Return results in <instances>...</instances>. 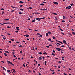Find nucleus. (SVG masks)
<instances>
[{"mask_svg":"<svg viewBox=\"0 0 75 75\" xmlns=\"http://www.w3.org/2000/svg\"><path fill=\"white\" fill-rule=\"evenodd\" d=\"M23 5H21L20 6V7H23Z\"/></svg>","mask_w":75,"mask_h":75,"instance_id":"37998d69","label":"nucleus"},{"mask_svg":"<svg viewBox=\"0 0 75 75\" xmlns=\"http://www.w3.org/2000/svg\"><path fill=\"white\" fill-rule=\"evenodd\" d=\"M47 10V9H40V10Z\"/></svg>","mask_w":75,"mask_h":75,"instance_id":"bb28decb","label":"nucleus"},{"mask_svg":"<svg viewBox=\"0 0 75 75\" xmlns=\"http://www.w3.org/2000/svg\"><path fill=\"white\" fill-rule=\"evenodd\" d=\"M47 58H50V56H47Z\"/></svg>","mask_w":75,"mask_h":75,"instance_id":"de8ad7c7","label":"nucleus"},{"mask_svg":"<svg viewBox=\"0 0 75 75\" xmlns=\"http://www.w3.org/2000/svg\"><path fill=\"white\" fill-rule=\"evenodd\" d=\"M45 17H43V18H40V20H42V19H45Z\"/></svg>","mask_w":75,"mask_h":75,"instance_id":"f3484780","label":"nucleus"},{"mask_svg":"<svg viewBox=\"0 0 75 75\" xmlns=\"http://www.w3.org/2000/svg\"><path fill=\"white\" fill-rule=\"evenodd\" d=\"M65 47V46H64V45H62V46H61V47Z\"/></svg>","mask_w":75,"mask_h":75,"instance_id":"3c124183","label":"nucleus"},{"mask_svg":"<svg viewBox=\"0 0 75 75\" xmlns=\"http://www.w3.org/2000/svg\"><path fill=\"white\" fill-rule=\"evenodd\" d=\"M7 62L8 64H11V65H13V66H14V64H13L12 62H11L9 61H7Z\"/></svg>","mask_w":75,"mask_h":75,"instance_id":"f257e3e1","label":"nucleus"},{"mask_svg":"<svg viewBox=\"0 0 75 75\" xmlns=\"http://www.w3.org/2000/svg\"><path fill=\"white\" fill-rule=\"evenodd\" d=\"M72 33L73 34V35H75V32H72Z\"/></svg>","mask_w":75,"mask_h":75,"instance_id":"c756f323","label":"nucleus"},{"mask_svg":"<svg viewBox=\"0 0 75 75\" xmlns=\"http://www.w3.org/2000/svg\"><path fill=\"white\" fill-rule=\"evenodd\" d=\"M11 41H14V39H11Z\"/></svg>","mask_w":75,"mask_h":75,"instance_id":"e433bc0d","label":"nucleus"},{"mask_svg":"<svg viewBox=\"0 0 75 75\" xmlns=\"http://www.w3.org/2000/svg\"><path fill=\"white\" fill-rule=\"evenodd\" d=\"M20 53H21H21H22V50L20 51Z\"/></svg>","mask_w":75,"mask_h":75,"instance_id":"bf43d9fd","label":"nucleus"},{"mask_svg":"<svg viewBox=\"0 0 75 75\" xmlns=\"http://www.w3.org/2000/svg\"><path fill=\"white\" fill-rule=\"evenodd\" d=\"M7 72H10V71L9 70H8L7 71Z\"/></svg>","mask_w":75,"mask_h":75,"instance_id":"8fccbe9b","label":"nucleus"},{"mask_svg":"<svg viewBox=\"0 0 75 75\" xmlns=\"http://www.w3.org/2000/svg\"><path fill=\"white\" fill-rule=\"evenodd\" d=\"M59 29L60 30H61V31H64V30H62L61 28H59Z\"/></svg>","mask_w":75,"mask_h":75,"instance_id":"4468645a","label":"nucleus"},{"mask_svg":"<svg viewBox=\"0 0 75 75\" xmlns=\"http://www.w3.org/2000/svg\"><path fill=\"white\" fill-rule=\"evenodd\" d=\"M29 8H30V9H32V7H30L29 8H27V9H28H28H29Z\"/></svg>","mask_w":75,"mask_h":75,"instance_id":"6ab92c4d","label":"nucleus"},{"mask_svg":"<svg viewBox=\"0 0 75 75\" xmlns=\"http://www.w3.org/2000/svg\"><path fill=\"white\" fill-rule=\"evenodd\" d=\"M17 31H19V30H20V29H19V28L18 29H16Z\"/></svg>","mask_w":75,"mask_h":75,"instance_id":"4d7b16f0","label":"nucleus"},{"mask_svg":"<svg viewBox=\"0 0 75 75\" xmlns=\"http://www.w3.org/2000/svg\"><path fill=\"white\" fill-rule=\"evenodd\" d=\"M38 59L40 60V61H41V59H42V58L41 57H39Z\"/></svg>","mask_w":75,"mask_h":75,"instance_id":"423d86ee","label":"nucleus"},{"mask_svg":"<svg viewBox=\"0 0 75 75\" xmlns=\"http://www.w3.org/2000/svg\"><path fill=\"white\" fill-rule=\"evenodd\" d=\"M48 41H51V38H50L49 39H48Z\"/></svg>","mask_w":75,"mask_h":75,"instance_id":"72a5a7b5","label":"nucleus"},{"mask_svg":"<svg viewBox=\"0 0 75 75\" xmlns=\"http://www.w3.org/2000/svg\"><path fill=\"white\" fill-rule=\"evenodd\" d=\"M19 3H24V2H23L22 1H20L19 2Z\"/></svg>","mask_w":75,"mask_h":75,"instance_id":"2eb2a0df","label":"nucleus"},{"mask_svg":"<svg viewBox=\"0 0 75 75\" xmlns=\"http://www.w3.org/2000/svg\"><path fill=\"white\" fill-rule=\"evenodd\" d=\"M64 75H66V74H65V73H63Z\"/></svg>","mask_w":75,"mask_h":75,"instance_id":"338daca9","label":"nucleus"},{"mask_svg":"<svg viewBox=\"0 0 75 75\" xmlns=\"http://www.w3.org/2000/svg\"><path fill=\"white\" fill-rule=\"evenodd\" d=\"M4 11H2V14H4Z\"/></svg>","mask_w":75,"mask_h":75,"instance_id":"a18cd8bd","label":"nucleus"},{"mask_svg":"<svg viewBox=\"0 0 75 75\" xmlns=\"http://www.w3.org/2000/svg\"><path fill=\"white\" fill-rule=\"evenodd\" d=\"M65 16H63V19H65Z\"/></svg>","mask_w":75,"mask_h":75,"instance_id":"5fc2aeb1","label":"nucleus"},{"mask_svg":"<svg viewBox=\"0 0 75 75\" xmlns=\"http://www.w3.org/2000/svg\"><path fill=\"white\" fill-rule=\"evenodd\" d=\"M42 58L44 60V58H45V57H42Z\"/></svg>","mask_w":75,"mask_h":75,"instance_id":"6e6d98bb","label":"nucleus"},{"mask_svg":"<svg viewBox=\"0 0 75 75\" xmlns=\"http://www.w3.org/2000/svg\"><path fill=\"white\" fill-rule=\"evenodd\" d=\"M37 35H40V33H37Z\"/></svg>","mask_w":75,"mask_h":75,"instance_id":"c85d7f7f","label":"nucleus"},{"mask_svg":"<svg viewBox=\"0 0 75 75\" xmlns=\"http://www.w3.org/2000/svg\"><path fill=\"white\" fill-rule=\"evenodd\" d=\"M52 54V55H53L54 56H55V54H54V53H53V52L52 53V54Z\"/></svg>","mask_w":75,"mask_h":75,"instance_id":"ddd939ff","label":"nucleus"},{"mask_svg":"<svg viewBox=\"0 0 75 75\" xmlns=\"http://www.w3.org/2000/svg\"><path fill=\"white\" fill-rule=\"evenodd\" d=\"M4 20L5 21H9V20H10L9 19H4Z\"/></svg>","mask_w":75,"mask_h":75,"instance_id":"a211bd4d","label":"nucleus"},{"mask_svg":"<svg viewBox=\"0 0 75 75\" xmlns=\"http://www.w3.org/2000/svg\"><path fill=\"white\" fill-rule=\"evenodd\" d=\"M55 20H58V18H57L55 17Z\"/></svg>","mask_w":75,"mask_h":75,"instance_id":"a19ab883","label":"nucleus"},{"mask_svg":"<svg viewBox=\"0 0 75 75\" xmlns=\"http://www.w3.org/2000/svg\"><path fill=\"white\" fill-rule=\"evenodd\" d=\"M39 54H40L41 55H42V52H40L38 53Z\"/></svg>","mask_w":75,"mask_h":75,"instance_id":"4be33fe9","label":"nucleus"},{"mask_svg":"<svg viewBox=\"0 0 75 75\" xmlns=\"http://www.w3.org/2000/svg\"><path fill=\"white\" fill-rule=\"evenodd\" d=\"M13 72H14V73H15V72H16V70H15V69H13Z\"/></svg>","mask_w":75,"mask_h":75,"instance_id":"dca6fc26","label":"nucleus"},{"mask_svg":"<svg viewBox=\"0 0 75 75\" xmlns=\"http://www.w3.org/2000/svg\"><path fill=\"white\" fill-rule=\"evenodd\" d=\"M66 44L68 46L69 49H70V50H72V49H71V47H69V45H68V44H67V43H66Z\"/></svg>","mask_w":75,"mask_h":75,"instance_id":"39448f33","label":"nucleus"},{"mask_svg":"<svg viewBox=\"0 0 75 75\" xmlns=\"http://www.w3.org/2000/svg\"><path fill=\"white\" fill-rule=\"evenodd\" d=\"M61 33V34H63V35H65L64 34V33L62 32Z\"/></svg>","mask_w":75,"mask_h":75,"instance_id":"864d4df0","label":"nucleus"},{"mask_svg":"<svg viewBox=\"0 0 75 75\" xmlns=\"http://www.w3.org/2000/svg\"><path fill=\"white\" fill-rule=\"evenodd\" d=\"M7 27L8 28H11V26H7Z\"/></svg>","mask_w":75,"mask_h":75,"instance_id":"1a4fd4ad","label":"nucleus"},{"mask_svg":"<svg viewBox=\"0 0 75 75\" xmlns=\"http://www.w3.org/2000/svg\"><path fill=\"white\" fill-rule=\"evenodd\" d=\"M1 10H4V9H3V8L1 9Z\"/></svg>","mask_w":75,"mask_h":75,"instance_id":"c03bdc74","label":"nucleus"},{"mask_svg":"<svg viewBox=\"0 0 75 75\" xmlns=\"http://www.w3.org/2000/svg\"><path fill=\"white\" fill-rule=\"evenodd\" d=\"M52 38H53V40H54V39H55V38H56L54 36H53Z\"/></svg>","mask_w":75,"mask_h":75,"instance_id":"5701e85b","label":"nucleus"},{"mask_svg":"<svg viewBox=\"0 0 75 75\" xmlns=\"http://www.w3.org/2000/svg\"><path fill=\"white\" fill-rule=\"evenodd\" d=\"M49 46H50V47H53L52 45H49Z\"/></svg>","mask_w":75,"mask_h":75,"instance_id":"c9c22d12","label":"nucleus"},{"mask_svg":"<svg viewBox=\"0 0 75 75\" xmlns=\"http://www.w3.org/2000/svg\"><path fill=\"white\" fill-rule=\"evenodd\" d=\"M43 54H44L45 55V54H47V53H46V52H45V53H43Z\"/></svg>","mask_w":75,"mask_h":75,"instance_id":"cd10ccee","label":"nucleus"},{"mask_svg":"<svg viewBox=\"0 0 75 75\" xmlns=\"http://www.w3.org/2000/svg\"><path fill=\"white\" fill-rule=\"evenodd\" d=\"M24 36H25V37H29V35H24Z\"/></svg>","mask_w":75,"mask_h":75,"instance_id":"0eeeda50","label":"nucleus"},{"mask_svg":"<svg viewBox=\"0 0 75 75\" xmlns=\"http://www.w3.org/2000/svg\"><path fill=\"white\" fill-rule=\"evenodd\" d=\"M3 24H10L9 23H3Z\"/></svg>","mask_w":75,"mask_h":75,"instance_id":"20e7f679","label":"nucleus"},{"mask_svg":"<svg viewBox=\"0 0 75 75\" xmlns=\"http://www.w3.org/2000/svg\"><path fill=\"white\" fill-rule=\"evenodd\" d=\"M53 3L55 4H57V5H58V3L56 2H53Z\"/></svg>","mask_w":75,"mask_h":75,"instance_id":"f03ea898","label":"nucleus"},{"mask_svg":"<svg viewBox=\"0 0 75 75\" xmlns=\"http://www.w3.org/2000/svg\"><path fill=\"white\" fill-rule=\"evenodd\" d=\"M69 8H71V7H71V6H69Z\"/></svg>","mask_w":75,"mask_h":75,"instance_id":"603ef678","label":"nucleus"},{"mask_svg":"<svg viewBox=\"0 0 75 75\" xmlns=\"http://www.w3.org/2000/svg\"><path fill=\"white\" fill-rule=\"evenodd\" d=\"M45 65H47V61H45Z\"/></svg>","mask_w":75,"mask_h":75,"instance_id":"aec40b11","label":"nucleus"},{"mask_svg":"<svg viewBox=\"0 0 75 75\" xmlns=\"http://www.w3.org/2000/svg\"><path fill=\"white\" fill-rule=\"evenodd\" d=\"M48 33H47L46 34V36H48Z\"/></svg>","mask_w":75,"mask_h":75,"instance_id":"ea45409f","label":"nucleus"},{"mask_svg":"<svg viewBox=\"0 0 75 75\" xmlns=\"http://www.w3.org/2000/svg\"><path fill=\"white\" fill-rule=\"evenodd\" d=\"M52 14H54V15H57V14L55 13H53Z\"/></svg>","mask_w":75,"mask_h":75,"instance_id":"7c9ffc66","label":"nucleus"},{"mask_svg":"<svg viewBox=\"0 0 75 75\" xmlns=\"http://www.w3.org/2000/svg\"><path fill=\"white\" fill-rule=\"evenodd\" d=\"M62 22H63V23H65V21L63 20Z\"/></svg>","mask_w":75,"mask_h":75,"instance_id":"13d9d810","label":"nucleus"},{"mask_svg":"<svg viewBox=\"0 0 75 75\" xmlns=\"http://www.w3.org/2000/svg\"><path fill=\"white\" fill-rule=\"evenodd\" d=\"M3 39H4V40H6V38H3Z\"/></svg>","mask_w":75,"mask_h":75,"instance_id":"09e8293b","label":"nucleus"},{"mask_svg":"<svg viewBox=\"0 0 75 75\" xmlns=\"http://www.w3.org/2000/svg\"><path fill=\"white\" fill-rule=\"evenodd\" d=\"M16 29H18L19 28V27H16Z\"/></svg>","mask_w":75,"mask_h":75,"instance_id":"e2e57ef3","label":"nucleus"},{"mask_svg":"<svg viewBox=\"0 0 75 75\" xmlns=\"http://www.w3.org/2000/svg\"><path fill=\"white\" fill-rule=\"evenodd\" d=\"M73 5H74V4H70V5L71 6H73Z\"/></svg>","mask_w":75,"mask_h":75,"instance_id":"49530a36","label":"nucleus"},{"mask_svg":"<svg viewBox=\"0 0 75 75\" xmlns=\"http://www.w3.org/2000/svg\"><path fill=\"white\" fill-rule=\"evenodd\" d=\"M40 18H36V20H38L39 21H40V20H41V19Z\"/></svg>","mask_w":75,"mask_h":75,"instance_id":"7ed1b4c3","label":"nucleus"},{"mask_svg":"<svg viewBox=\"0 0 75 75\" xmlns=\"http://www.w3.org/2000/svg\"><path fill=\"white\" fill-rule=\"evenodd\" d=\"M48 34H49V35H51V34H52V33H51V32L49 31Z\"/></svg>","mask_w":75,"mask_h":75,"instance_id":"9b49d317","label":"nucleus"},{"mask_svg":"<svg viewBox=\"0 0 75 75\" xmlns=\"http://www.w3.org/2000/svg\"><path fill=\"white\" fill-rule=\"evenodd\" d=\"M40 5H41V6H44V4H41Z\"/></svg>","mask_w":75,"mask_h":75,"instance_id":"a878e982","label":"nucleus"},{"mask_svg":"<svg viewBox=\"0 0 75 75\" xmlns=\"http://www.w3.org/2000/svg\"><path fill=\"white\" fill-rule=\"evenodd\" d=\"M56 50H60V48H59V47L57 48H56Z\"/></svg>","mask_w":75,"mask_h":75,"instance_id":"412c9836","label":"nucleus"},{"mask_svg":"<svg viewBox=\"0 0 75 75\" xmlns=\"http://www.w3.org/2000/svg\"><path fill=\"white\" fill-rule=\"evenodd\" d=\"M2 68H3V70H5V71H6V69H5V68H4V67H3Z\"/></svg>","mask_w":75,"mask_h":75,"instance_id":"b1692460","label":"nucleus"},{"mask_svg":"<svg viewBox=\"0 0 75 75\" xmlns=\"http://www.w3.org/2000/svg\"><path fill=\"white\" fill-rule=\"evenodd\" d=\"M16 43H18V44H20V42H16Z\"/></svg>","mask_w":75,"mask_h":75,"instance_id":"052dcab7","label":"nucleus"},{"mask_svg":"<svg viewBox=\"0 0 75 75\" xmlns=\"http://www.w3.org/2000/svg\"><path fill=\"white\" fill-rule=\"evenodd\" d=\"M67 8H68V9H71V8H69L68 7H66V9H67Z\"/></svg>","mask_w":75,"mask_h":75,"instance_id":"393cba45","label":"nucleus"},{"mask_svg":"<svg viewBox=\"0 0 75 75\" xmlns=\"http://www.w3.org/2000/svg\"><path fill=\"white\" fill-rule=\"evenodd\" d=\"M35 14H40V13L38 12H36L35 13Z\"/></svg>","mask_w":75,"mask_h":75,"instance_id":"4c0bfd02","label":"nucleus"},{"mask_svg":"<svg viewBox=\"0 0 75 75\" xmlns=\"http://www.w3.org/2000/svg\"><path fill=\"white\" fill-rule=\"evenodd\" d=\"M19 14H22V13H21V12H19Z\"/></svg>","mask_w":75,"mask_h":75,"instance_id":"774afa93","label":"nucleus"},{"mask_svg":"<svg viewBox=\"0 0 75 75\" xmlns=\"http://www.w3.org/2000/svg\"><path fill=\"white\" fill-rule=\"evenodd\" d=\"M35 19H34L32 21V22H35Z\"/></svg>","mask_w":75,"mask_h":75,"instance_id":"f704fd0d","label":"nucleus"},{"mask_svg":"<svg viewBox=\"0 0 75 75\" xmlns=\"http://www.w3.org/2000/svg\"><path fill=\"white\" fill-rule=\"evenodd\" d=\"M53 52L54 53H55V51H54V50H53Z\"/></svg>","mask_w":75,"mask_h":75,"instance_id":"69168bd1","label":"nucleus"},{"mask_svg":"<svg viewBox=\"0 0 75 75\" xmlns=\"http://www.w3.org/2000/svg\"><path fill=\"white\" fill-rule=\"evenodd\" d=\"M20 10H21L22 11H23V10H24V9H23L21 8L20 9Z\"/></svg>","mask_w":75,"mask_h":75,"instance_id":"58836bf2","label":"nucleus"},{"mask_svg":"<svg viewBox=\"0 0 75 75\" xmlns=\"http://www.w3.org/2000/svg\"><path fill=\"white\" fill-rule=\"evenodd\" d=\"M5 52H6L7 53H8V54H9L10 53V52H8V51H5Z\"/></svg>","mask_w":75,"mask_h":75,"instance_id":"f8f14e48","label":"nucleus"},{"mask_svg":"<svg viewBox=\"0 0 75 75\" xmlns=\"http://www.w3.org/2000/svg\"><path fill=\"white\" fill-rule=\"evenodd\" d=\"M63 43H64V44H66V41L65 40H63Z\"/></svg>","mask_w":75,"mask_h":75,"instance_id":"6e6552de","label":"nucleus"},{"mask_svg":"<svg viewBox=\"0 0 75 75\" xmlns=\"http://www.w3.org/2000/svg\"><path fill=\"white\" fill-rule=\"evenodd\" d=\"M56 44H58V45H61V44H60L59 43L57 42Z\"/></svg>","mask_w":75,"mask_h":75,"instance_id":"2f4dec72","label":"nucleus"},{"mask_svg":"<svg viewBox=\"0 0 75 75\" xmlns=\"http://www.w3.org/2000/svg\"><path fill=\"white\" fill-rule=\"evenodd\" d=\"M69 34L71 35V36H72V34L71 33H69Z\"/></svg>","mask_w":75,"mask_h":75,"instance_id":"0e129e2a","label":"nucleus"},{"mask_svg":"<svg viewBox=\"0 0 75 75\" xmlns=\"http://www.w3.org/2000/svg\"><path fill=\"white\" fill-rule=\"evenodd\" d=\"M23 67H25V64H23Z\"/></svg>","mask_w":75,"mask_h":75,"instance_id":"79ce46f5","label":"nucleus"},{"mask_svg":"<svg viewBox=\"0 0 75 75\" xmlns=\"http://www.w3.org/2000/svg\"><path fill=\"white\" fill-rule=\"evenodd\" d=\"M58 42H59V43H61V44H62V45L63 44V43H62V42H60V41H58Z\"/></svg>","mask_w":75,"mask_h":75,"instance_id":"9d476101","label":"nucleus"},{"mask_svg":"<svg viewBox=\"0 0 75 75\" xmlns=\"http://www.w3.org/2000/svg\"><path fill=\"white\" fill-rule=\"evenodd\" d=\"M4 55H5V56H7V55L6 53H4Z\"/></svg>","mask_w":75,"mask_h":75,"instance_id":"473e14b6","label":"nucleus"},{"mask_svg":"<svg viewBox=\"0 0 75 75\" xmlns=\"http://www.w3.org/2000/svg\"><path fill=\"white\" fill-rule=\"evenodd\" d=\"M40 36L41 37H42V35H40Z\"/></svg>","mask_w":75,"mask_h":75,"instance_id":"680f3d73","label":"nucleus"}]
</instances>
